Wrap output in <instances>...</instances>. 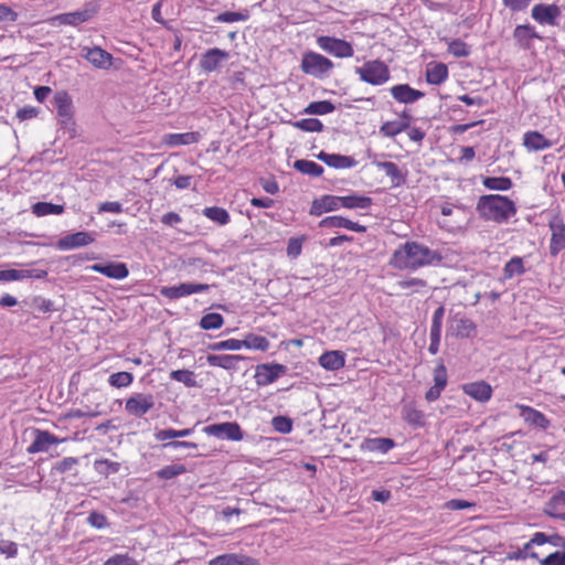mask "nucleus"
Here are the masks:
<instances>
[{"label": "nucleus", "mask_w": 565, "mask_h": 565, "mask_svg": "<svg viewBox=\"0 0 565 565\" xmlns=\"http://www.w3.org/2000/svg\"><path fill=\"white\" fill-rule=\"evenodd\" d=\"M395 446L396 444L392 438L374 437L365 438L361 445V448L370 452L387 454Z\"/></svg>", "instance_id": "nucleus-27"}, {"label": "nucleus", "mask_w": 565, "mask_h": 565, "mask_svg": "<svg viewBox=\"0 0 565 565\" xmlns=\"http://www.w3.org/2000/svg\"><path fill=\"white\" fill-rule=\"evenodd\" d=\"M513 39L520 49L526 51L532 47L533 39L542 40V36L531 24H519L513 30Z\"/></svg>", "instance_id": "nucleus-19"}, {"label": "nucleus", "mask_w": 565, "mask_h": 565, "mask_svg": "<svg viewBox=\"0 0 565 565\" xmlns=\"http://www.w3.org/2000/svg\"><path fill=\"white\" fill-rule=\"evenodd\" d=\"M82 56L97 68L108 70L113 65V55L99 46L83 47Z\"/></svg>", "instance_id": "nucleus-14"}, {"label": "nucleus", "mask_w": 565, "mask_h": 565, "mask_svg": "<svg viewBox=\"0 0 565 565\" xmlns=\"http://www.w3.org/2000/svg\"><path fill=\"white\" fill-rule=\"evenodd\" d=\"M561 15V8L555 3H537L531 10L532 19L541 25L556 26Z\"/></svg>", "instance_id": "nucleus-10"}, {"label": "nucleus", "mask_w": 565, "mask_h": 565, "mask_svg": "<svg viewBox=\"0 0 565 565\" xmlns=\"http://www.w3.org/2000/svg\"><path fill=\"white\" fill-rule=\"evenodd\" d=\"M317 158L324 162L327 166L334 169H350L358 164L356 160L350 156H343L339 153H328L320 151Z\"/></svg>", "instance_id": "nucleus-21"}, {"label": "nucleus", "mask_w": 565, "mask_h": 565, "mask_svg": "<svg viewBox=\"0 0 565 565\" xmlns=\"http://www.w3.org/2000/svg\"><path fill=\"white\" fill-rule=\"evenodd\" d=\"M448 52L456 57H467L470 55L471 50L466 42L460 39H456L449 42Z\"/></svg>", "instance_id": "nucleus-51"}, {"label": "nucleus", "mask_w": 565, "mask_h": 565, "mask_svg": "<svg viewBox=\"0 0 565 565\" xmlns=\"http://www.w3.org/2000/svg\"><path fill=\"white\" fill-rule=\"evenodd\" d=\"M161 447L167 450H178V449H198V444L192 441H180V440H166L161 441Z\"/></svg>", "instance_id": "nucleus-59"}, {"label": "nucleus", "mask_w": 565, "mask_h": 565, "mask_svg": "<svg viewBox=\"0 0 565 565\" xmlns=\"http://www.w3.org/2000/svg\"><path fill=\"white\" fill-rule=\"evenodd\" d=\"M504 277L512 278L516 275H522L524 273L523 260L521 257L511 258L503 268Z\"/></svg>", "instance_id": "nucleus-50"}, {"label": "nucleus", "mask_w": 565, "mask_h": 565, "mask_svg": "<svg viewBox=\"0 0 565 565\" xmlns=\"http://www.w3.org/2000/svg\"><path fill=\"white\" fill-rule=\"evenodd\" d=\"M95 14L93 9H84L74 12H67L57 14L52 18V23H58L60 25H73L76 26L83 22L90 20Z\"/></svg>", "instance_id": "nucleus-18"}, {"label": "nucleus", "mask_w": 565, "mask_h": 565, "mask_svg": "<svg viewBox=\"0 0 565 565\" xmlns=\"http://www.w3.org/2000/svg\"><path fill=\"white\" fill-rule=\"evenodd\" d=\"M242 349L241 340L237 339H227L224 341L213 342L207 345V350L210 351H237Z\"/></svg>", "instance_id": "nucleus-52"}, {"label": "nucleus", "mask_w": 565, "mask_h": 565, "mask_svg": "<svg viewBox=\"0 0 565 565\" xmlns=\"http://www.w3.org/2000/svg\"><path fill=\"white\" fill-rule=\"evenodd\" d=\"M319 226L324 228L343 227L358 233H364L366 231V226L340 215L324 217L323 220L320 221Z\"/></svg>", "instance_id": "nucleus-22"}, {"label": "nucleus", "mask_w": 565, "mask_h": 565, "mask_svg": "<svg viewBox=\"0 0 565 565\" xmlns=\"http://www.w3.org/2000/svg\"><path fill=\"white\" fill-rule=\"evenodd\" d=\"M154 407V396L150 393H135L125 402L128 415L141 418Z\"/></svg>", "instance_id": "nucleus-6"}, {"label": "nucleus", "mask_w": 565, "mask_h": 565, "mask_svg": "<svg viewBox=\"0 0 565 565\" xmlns=\"http://www.w3.org/2000/svg\"><path fill=\"white\" fill-rule=\"evenodd\" d=\"M245 562H253L249 557H243L237 554H222L209 562V565H246Z\"/></svg>", "instance_id": "nucleus-41"}, {"label": "nucleus", "mask_w": 565, "mask_h": 565, "mask_svg": "<svg viewBox=\"0 0 565 565\" xmlns=\"http://www.w3.org/2000/svg\"><path fill=\"white\" fill-rule=\"evenodd\" d=\"M476 210L482 220L498 224L508 223L518 211L511 199L500 194L481 195L478 199Z\"/></svg>", "instance_id": "nucleus-2"}, {"label": "nucleus", "mask_w": 565, "mask_h": 565, "mask_svg": "<svg viewBox=\"0 0 565 565\" xmlns=\"http://www.w3.org/2000/svg\"><path fill=\"white\" fill-rule=\"evenodd\" d=\"M90 269L113 279H124L129 275L127 265L119 262L94 264L90 266Z\"/></svg>", "instance_id": "nucleus-16"}, {"label": "nucleus", "mask_w": 565, "mask_h": 565, "mask_svg": "<svg viewBox=\"0 0 565 565\" xmlns=\"http://www.w3.org/2000/svg\"><path fill=\"white\" fill-rule=\"evenodd\" d=\"M565 491L557 490L543 508L544 514L565 521Z\"/></svg>", "instance_id": "nucleus-20"}, {"label": "nucleus", "mask_w": 565, "mask_h": 565, "mask_svg": "<svg viewBox=\"0 0 565 565\" xmlns=\"http://www.w3.org/2000/svg\"><path fill=\"white\" fill-rule=\"evenodd\" d=\"M292 126L308 132H319L323 130V124L317 118H306L292 122Z\"/></svg>", "instance_id": "nucleus-48"}, {"label": "nucleus", "mask_w": 565, "mask_h": 565, "mask_svg": "<svg viewBox=\"0 0 565 565\" xmlns=\"http://www.w3.org/2000/svg\"><path fill=\"white\" fill-rule=\"evenodd\" d=\"M78 463V459L75 457H65L61 461L56 462L53 467L60 473H66L71 471Z\"/></svg>", "instance_id": "nucleus-63"}, {"label": "nucleus", "mask_w": 565, "mask_h": 565, "mask_svg": "<svg viewBox=\"0 0 565 565\" xmlns=\"http://www.w3.org/2000/svg\"><path fill=\"white\" fill-rule=\"evenodd\" d=\"M448 382L447 370L443 363H439L434 370V385L445 388Z\"/></svg>", "instance_id": "nucleus-62"}, {"label": "nucleus", "mask_w": 565, "mask_h": 565, "mask_svg": "<svg viewBox=\"0 0 565 565\" xmlns=\"http://www.w3.org/2000/svg\"><path fill=\"white\" fill-rule=\"evenodd\" d=\"M200 139V134L196 131L183 134H167L163 136L162 141L169 147L186 146L196 143Z\"/></svg>", "instance_id": "nucleus-32"}, {"label": "nucleus", "mask_w": 565, "mask_h": 565, "mask_svg": "<svg viewBox=\"0 0 565 565\" xmlns=\"http://www.w3.org/2000/svg\"><path fill=\"white\" fill-rule=\"evenodd\" d=\"M246 358L238 354H209L206 362L210 366L222 367L226 371L237 370V362L245 360Z\"/></svg>", "instance_id": "nucleus-25"}, {"label": "nucleus", "mask_w": 565, "mask_h": 565, "mask_svg": "<svg viewBox=\"0 0 565 565\" xmlns=\"http://www.w3.org/2000/svg\"><path fill=\"white\" fill-rule=\"evenodd\" d=\"M520 417L529 426L546 430L551 426V420L540 411L523 404H515Z\"/></svg>", "instance_id": "nucleus-12"}, {"label": "nucleus", "mask_w": 565, "mask_h": 565, "mask_svg": "<svg viewBox=\"0 0 565 565\" xmlns=\"http://www.w3.org/2000/svg\"><path fill=\"white\" fill-rule=\"evenodd\" d=\"M448 78V67L444 63H430L426 68V82L440 85Z\"/></svg>", "instance_id": "nucleus-33"}, {"label": "nucleus", "mask_w": 565, "mask_h": 565, "mask_svg": "<svg viewBox=\"0 0 565 565\" xmlns=\"http://www.w3.org/2000/svg\"><path fill=\"white\" fill-rule=\"evenodd\" d=\"M160 295L174 300L191 295V282H182L178 286H164L160 289Z\"/></svg>", "instance_id": "nucleus-36"}, {"label": "nucleus", "mask_w": 565, "mask_h": 565, "mask_svg": "<svg viewBox=\"0 0 565 565\" xmlns=\"http://www.w3.org/2000/svg\"><path fill=\"white\" fill-rule=\"evenodd\" d=\"M249 18L248 11L241 12L225 11L214 18L215 22L233 23L237 21H246Z\"/></svg>", "instance_id": "nucleus-49"}, {"label": "nucleus", "mask_w": 565, "mask_h": 565, "mask_svg": "<svg viewBox=\"0 0 565 565\" xmlns=\"http://www.w3.org/2000/svg\"><path fill=\"white\" fill-rule=\"evenodd\" d=\"M194 431V428H184V429H173V428H166V429H159L154 433V438L158 441H166L171 440L175 438H183L192 435Z\"/></svg>", "instance_id": "nucleus-39"}, {"label": "nucleus", "mask_w": 565, "mask_h": 565, "mask_svg": "<svg viewBox=\"0 0 565 565\" xmlns=\"http://www.w3.org/2000/svg\"><path fill=\"white\" fill-rule=\"evenodd\" d=\"M64 212V206L60 204H53L50 202H38L32 205V213L36 216H45L50 214H62Z\"/></svg>", "instance_id": "nucleus-43"}, {"label": "nucleus", "mask_w": 565, "mask_h": 565, "mask_svg": "<svg viewBox=\"0 0 565 565\" xmlns=\"http://www.w3.org/2000/svg\"><path fill=\"white\" fill-rule=\"evenodd\" d=\"M319 364L328 371H338L345 364V354L342 351H327L320 355Z\"/></svg>", "instance_id": "nucleus-31"}, {"label": "nucleus", "mask_w": 565, "mask_h": 565, "mask_svg": "<svg viewBox=\"0 0 565 565\" xmlns=\"http://www.w3.org/2000/svg\"><path fill=\"white\" fill-rule=\"evenodd\" d=\"M223 324V316L215 312L204 315L199 322L200 328L203 330H216L220 329Z\"/></svg>", "instance_id": "nucleus-45"}, {"label": "nucleus", "mask_w": 565, "mask_h": 565, "mask_svg": "<svg viewBox=\"0 0 565 565\" xmlns=\"http://www.w3.org/2000/svg\"><path fill=\"white\" fill-rule=\"evenodd\" d=\"M94 241H95V236L93 233L76 232V233L67 234V235L61 237L56 243V247L61 250H70V249L87 246V245L92 244Z\"/></svg>", "instance_id": "nucleus-13"}, {"label": "nucleus", "mask_w": 565, "mask_h": 565, "mask_svg": "<svg viewBox=\"0 0 565 565\" xmlns=\"http://www.w3.org/2000/svg\"><path fill=\"white\" fill-rule=\"evenodd\" d=\"M242 348L252 349V350H258V351H267L270 343L267 338L248 333L245 335L243 340H241Z\"/></svg>", "instance_id": "nucleus-38"}, {"label": "nucleus", "mask_w": 565, "mask_h": 565, "mask_svg": "<svg viewBox=\"0 0 565 565\" xmlns=\"http://www.w3.org/2000/svg\"><path fill=\"white\" fill-rule=\"evenodd\" d=\"M170 379L177 382L183 383L186 387H196L198 382L195 380L194 372L190 370H175L170 373Z\"/></svg>", "instance_id": "nucleus-47"}, {"label": "nucleus", "mask_w": 565, "mask_h": 565, "mask_svg": "<svg viewBox=\"0 0 565 565\" xmlns=\"http://www.w3.org/2000/svg\"><path fill=\"white\" fill-rule=\"evenodd\" d=\"M526 557L539 559V554L532 551V546L529 542L525 543L522 548H519L514 552H509L507 554V559L511 561L525 559Z\"/></svg>", "instance_id": "nucleus-54"}, {"label": "nucleus", "mask_w": 565, "mask_h": 565, "mask_svg": "<svg viewBox=\"0 0 565 565\" xmlns=\"http://www.w3.org/2000/svg\"><path fill=\"white\" fill-rule=\"evenodd\" d=\"M341 204H342V207L350 209V210H353V209L367 210L373 204V200L370 196L351 194V195H347V196H341Z\"/></svg>", "instance_id": "nucleus-35"}, {"label": "nucleus", "mask_w": 565, "mask_h": 565, "mask_svg": "<svg viewBox=\"0 0 565 565\" xmlns=\"http://www.w3.org/2000/svg\"><path fill=\"white\" fill-rule=\"evenodd\" d=\"M53 106L56 109L58 117L63 119L64 124H67L72 120L73 102L71 96L65 90L57 92L54 95Z\"/></svg>", "instance_id": "nucleus-23"}, {"label": "nucleus", "mask_w": 565, "mask_h": 565, "mask_svg": "<svg viewBox=\"0 0 565 565\" xmlns=\"http://www.w3.org/2000/svg\"><path fill=\"white\" fill-rule=\"evenodd\" d=\"M94 466L99 473L105 476L118 472L120 467L118 462H114L108 459L96 460Z\"/></svg>", "instance_id": "nucleus-57"}, {"label": "nucleus", "mask_w": 565, "mask_h": 565, "mask_svg": "<svg viewBox=\"0 0 565 565\" xmlns=\"http://www.w3.org/2000/svg\"><path fill=\"white\" fill-rule=\"evenodd\" d=\"M134 381V376L129 372H117L113 373L109 379L108 383L114 387H127L129 386Z\"/></svg>", "instance_id": "nucleus-53"}, {"label": "nucleus", "mask_w": 565, "mask_h": 565, "mask_svg": "<svg viewBox=\"0 0 565 565\" xmlns=\"http://www.w3.org/2000/svg\"><path fill=\"white\" fill-rule=\"evenodd\" d=\"M271 426L275 431L280 434H289L292 430V419L287 416H275L271 419Z\"/></svg>", "instance_id": "nucleus-55"}, {"label": "nucleus", "mask_w": 565, "mask_h": 565, "mask_svg": "<svg viewBox=\"0 0 565 565\" xmlns=\"http://www.w3.org/2000/svg\"><path fill=\"white\" fill-rule=\"evenodd\" d=\"M443 260L439 252L415 242L407 241L394 250L390 265L396 269L416 270L431 265H438Z\"/></svg>", "instance_id": "nucleus-1"}, {"label": "nucleus", "mask_w": 565, "mask_h": 565, "mask_svg": "<svg viewBox=\"0 0 565 565\" xmlns=\"http://www.w3.org/2000/svg\"><path fill=\"white\" fill-rule=\"evenodd\" d=\"M298 172L302 174H307L310 177H320L324 169L322 166L318 164L315 161L298 159L294 162L292 166Z\"/></svg>", "instance_id": "nucleus-37"}, {"label": "nucleus", "mask_w": 565, "mask_h": 565, "mask_svg": "<svg viewBox=\"0 0 565 565\" xmlns=\"http://www.w3.org/2000/svg\"><path fill=\"white\" fill-rule=\"evenodd\" d=\"M355 74L362 82L373 86L384 85L391 78L390 67L379 58L366 61L362 66L355 67Z\"/></svg>", "instance_id": "nucleus-3"}, {"label": "nucleus", "mask_w": 565, "mask_h": 565, "mask_svg": "<svg viewBox=\"0 0 565 565\" xmlns=\"http://www.w3.org/2000/svg\"><path fill=\"white\" fill-rule=\"evenodd\" d=\"M333 67L334 64L330 58L313 51L303 53L300 64V68L305 74L316 78L327 77Z\"/></svg>", "instance_id": "nucleus-4"}, {"label": "nucleus", "mask_w": 565, "mask_h": 565, "mask_svg": "<svg viewBox=\"0 0 565 565\" xmlns=\"http://www.w3.org/2000/svg\"><path fill=\"white\" fill-rule=\"evenodd\" d=\"M202 214L220 225H226L231 220L228 212L225 209L218 206L205 207L202 211Z\"/></svg>", "instance_id": "nucleus-42"}, {"label": "nucleus", "mask_w": 565, "mask_h": 565, "mask_svg": "<svg viewBox=\"0 0 565 565\" xmlns=\"http://www.w3.org/2000/svg\"><path fill=\"white\" fill-rule=\"evenodd\" d=\"M186 471L188 470L184 465L173 463V465L164 466L160 470L156 471V476H157V478H159L161 480H170L172 478H175L180 475L185 473Z\"/></svg>", "instance_id": "nucleus-44"}, {"label": "nucleus", "mask_w": 565, "mask_h": 565, "mask_svg": "<svg viewBox=\"0 0 565 565\" xmlns=\"http://www.w3.org/2000/svg\"><path fill=\"white\" fill-rule=\"evenodd\" d=\"M393 98L401 104H413L425 96L424 92L411 87L408 84H397L390 88Z\"/></svg>", "instance_id": "nucleus-17"}, {"label": "nucleus", "mask_w": 565, "mask_h": 565, "mask_svg": "<svg viewBox=\"0 0 565 565\" xmlns=\"http://www.w3.org/2000/svg\"><path fill=\"white\" fill-rule=\"evenodd\" d=\"M228 57L230 53L224 50L217 47L210 49L204 54H202L200 58V67L204 72H214L222 65L223 62L227 61Z\"/></svg>", "instance_id": "nucleus-15"}, {"label": "nucleus", "mask_w": 565, "mask_h": 565, "mask_svg": "<svg viewBox=\"0 0 565 565\" xmlns=\"http://www.w3.org/2000/svg\"><path fill=\"white\" fill-rule=\"evenodd\" d=\"M551 241H550V255L556 257L563 249H565V223L558 215L554 216L550 223Z\"/></svg>", "instance_id": "nucleus-11"}, {"label": "nucleus", "mask_w": 565, "mask_h": 565, "mask_svg": "<svg viewBox=\"0 0 565 565\" xmlns=\"http://www.w3.org/2000/svg\"><path fill=\"white\" fill-rule=\"evenodd\" d=\"M540 565H565V550H557L544 558L537 559Z\"/></svg>", "instance_id": "nucleus-58"}, {"label": "nucleus", "mask_w": 565, "mask_h": 565, "mask_svg": "<svg viewBox=\"0 0 565 565\" xmlns=\"http://www.w3.org/2000/svg\"><path fill=\"white\" fill-rule=\"evenodd\" d=\"M405 131V124H399L398 120L386 121L380 127V134L393 138Z\"/></svg>", "instance_id": "nucleus-56"}, {"label": "nucleus", "mask_w": 565, "mask_h": 565, "mask_svg": "<svg viewBox=\"0 0 565 565\" xmlns=\"http://www.w3.org/2000/svg\"><path fill=\"white\" fill-rule=\"evenodd\" d=\"M477 326L465 315L456 313L450 317L447 335L468 339L476 335Z\"/></svg>", "instance_id": "nucleus-9"}, {"label": "nucleus", "mask_w": 565, "mask_h": 565, "mask_svg": "<svg viewBox=\"0 0 565 565\" xmlns=\"http://www.w3.org/2000/svg\"><path fill=\"white\" fill-rule=\"evenodd\" d=\"M340 207H342L341 196L327 194L313 200L310 209V214L321 215L324 212L337 211Z\"/></svg>", "instance_id": "nucleus-24"}, {"label": "nucleus", "mask_w": 565, "mask_h": 565, "mask_svg": "<svg viewBox=\"0 0 565 565\" xmlns=\"http://www.w3.org/2000/svg\"><path fill=\"white\" fill-rule=\"evenodd\" d=\"M403 419L414 428L424 427L426 424L425 414L417 409L413 404H406L402 411Z\"/></svg>", "instance_id": "nucleus-34"}, {"label": "nucleus", "mask_w": 565, "mask_h": 565, "mask_svg": "<svg viewBox=\"0 0 565 565\" xmlns=\"http://www.w3.org/2000/svg\"><path fill=\"white\" fill-rule=\"evenodd\" d=\"M523 146L530 151H540L551 148L553 143L539 131H527L523 136Z\"/></svg>", "instance_id": "nucleus-30"}, {"label": "nucleus", "mask_w": 565, "mask_h": 565, "mask_svg": "<svg viewBox=\"0 0 565 565\" xmlns=\"http://www.w3.org/2000/svg\"><path fill=\"white\" fill-rule=\"evenodd\" d=\"M103 565H139V563L128 554H115L105 561Z\"/></svg>", "instance_id": "nucleus-61"}, {"label": "nucleus", "mask_w": 565, "mask_h": 565, "mask_svg": "<svg viewBox=\"0 0 565 565\" xmlns=\"http://www.w3.org/2000/svg\"><path fill=\"white\" fill-rule=\"evenodd\" d=\"M335 109V106L330 100H319L310 103L303 110L305 114L310 115H326Z\"/></svg>", "instance_id": "nucleus-46"}, {"label": "nucleus", "mask_w": 565, "mask_h": 565, "mask_svg": "<svg viewBox=\"0 0 565 565\" xmlns=\"http://www.w3.org/2000/svg\"><path fill=\"white\" fill-rule=\"evenodd\" d=\"M203 431L209 436H214L220 439H227L232 441H239L244 438V433L236 422L212 424L205 426Z\"/></svg>", "instance_id": "nucleus-7"}, {"label": "nucleus", "mask_w": 565, "mask_h": 565, "mask_svg": "<svg viewBox=\"0 0 565 565\" xmlns=\"http://www.w3.org/2000/svg\"><path fill=\"white\" fill-rule=\"evenodd\" d=\"M482 184L489 190L497 191H508L513 186L512 180L508 177H486Z\"/></svg>", "instance_id": "nucleus-40"}, {"label": "nucleus", "mask_w": 565, "mask_h": 565, "mask_svg": "<svg viewBox=\"0 0 565 565\" xmlns=\"http://www.w3.org/2000/svg\"><path fill=\"white\" fill-rule=\"evenodd\" d=\"M34 434L35 438L33 443L28 447L29 454L47 451L52 445L58 443V439L46 430L35 429Z\"/></svg>", "instance_id": "nucleus-26"}, {"label": "nucleus", "mask_w": 565, "mask_h": 565, "mask_svg": "<svg viewBox=\"0 0 565 565\" xmlns=\"http://www.w3.org/2000/svg\"><path fill=\"white\" fill-rule=\"evenodd\" d=\"M288 367L279 363H263L256 366L254 375L257 386H267L285 375Z\"/></svg>", "instance_id": "nucleus-8"}, {"label": "nucleus", "mask_w": 565, "mask_h": 565, "mask_svg": "<svg viewBox=\"0 0 565 565\" xmlns=\"http://www.w3.org/2000/svg\"><path fill=\"white\" fill-rule=\"evenodd\" d=\"M87 523L95 529H105L109 525L108 520L105 514L99 513L97 511H93L89 513L87 518Z\"/></svg>", "instance_id": "nucleus-60"}, {"label": "nucleus", "mask_w": 565, "mask_h": 565, "mask_svg": "<svg viewBox=\"0 0 565 565\" xmlns=\"http://www.w3.org/2000/svg\"><path fill=\"white\" fill-rule=\"evenodd\" d=\"M302 250V241L298 237H291L287 245V255L290 258H297Z\"/></svg>", "instance_id": "nucleus-64"}, {"label": "nucleus", "mask_w": 565, "mask_h": 565, "mask_svg": "<svg viewBox=\"0 0 565 565\" xmlns=\"http://www.w3.org/2000/svg\"><path fill=\"white\" fill-rule=\"evenodd\" d=\"M317 43L321 50L339 58L352 57L354 55L352 44L342 39L321 35L317 39Z\"/></svg>", "instance_id": "nucleus-5"}, {"label": "nucleus", "mask_w": 565, "mask_h": 565, "mask_svg": "<svg viewBox=\"0 0 565 565\" xmlns=\"http://www.w3.org/2000/svg\"><path fill=\"white\" fill-rule=\"evenodd\" d=\"M463 392L478 402H487L491 398L492 388L483 382H472L463 385Z\"/></svg>", "instance_id": "nucleus-29"}, {"label": "nucleus", "mask_w": 565, "mask_h": 565, "mask_svg": "<svg viewBox=\"0 0 565 565\" xmlns=\"http://www.w3.org/2000/svg\"><path fill=\"white\" fill-rule=\"evenodd\" d=\"M379 169L383 170L391 178L392 186L397 188L406 183V174L392 161H373Z\"/></svg>", "instance_id": "nucleus-28"}]
</instances>
